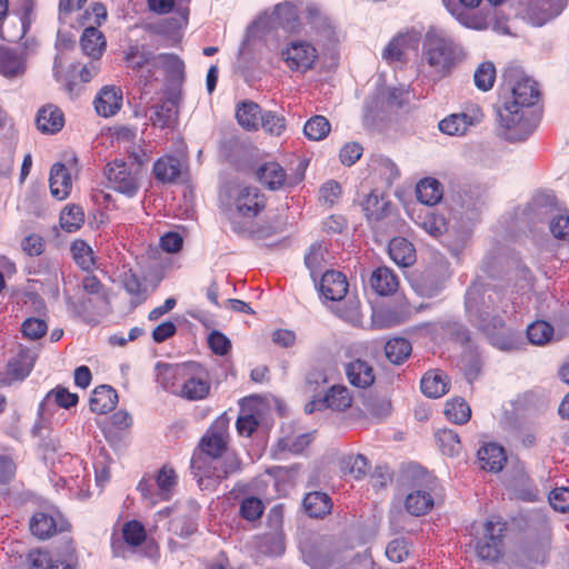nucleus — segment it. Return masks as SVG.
I'll return each instance as SVG.
<instances>
[{"mask_svg":"<svg viewBox=\"0 0 569 569\" xmlns=\"http://www.w3.org/2000/svg\"><path fill=\"white\" fill-rule=\"evenodd\" d=\"M352 405V396L348 387L343 385H333L323 395H315L309 401L305 411L312 413L317 410L330 409L332 411H345Z\"/></svg>","mask_w":569,"mask_h":569,"instance_id":"obj_10","label":"nucleus"},{"mask_svg":"<svg viewBox=\"0 0 569 569\" xmlns=\"http://www.w3.org/2000/svg\"><path fill=\"white\" fill-rule=\"evenodd\" d=\"M506 530L507 523L500 517L491 516L483 523L482 537L476 545L478 557L490 562L497 561L502 555Z\"/></svg>","mask_w":569,"mask_h":569,"instance_id":"obj_6","label":"nucleus"},{"mask_svg":"<svg viewBox=\"0 0 569 569\" xmlns=\"http://www.w3.org/2000/svg\"><path fill=\"white\" fill-rule=\"evenodd\" d=\"M34 365L31 351L21 349L7 365L6 373L10 380H23L29 376Z\"/></svg>","mask_w":569,"mask_h":569,"instance_id":"obj_27","label":"nucleus"},{"mask_svg":"<svg viewBox=\"0 0 569 569\" xmlns=\"http://www.w3.org/2000/svg\"><path fill=\"white\" fill-rule=\"evenodd\" d=\"M389 257L400 267H409L416 262V249L413 244L403 237H395L388 247Z\"/></svg>","mask_w":569,"mask_h":569,"instance_id":"obj_24","label":"nucleus"},{"mask_svg":"<svg viewBox=\"0 0 569 569\" xmlns=\"http://www.w3.org/2000/svg\"><path fill=\"white\" fill-rule=\"evenodd\" d=\"M550 506L559 512L569 511V488H556L549 493Z\"/></svg>","mask_w":569,"mask_h":569,"instance_id":"obj_63","label":"nucleus"},{"mask_svg":"<svg viewBox=\"0 0 569 569\" xmlns=\"http://www.w3.org/2000/svg\"><path fill=\"white\" fill-rule=\"evenodd\" d=\"M331 126L323 116L311 117L303 127L305 136L312 141L323 140L330 132Z\"/></svg>","mask_w":569,"mask_h":569,"instance_id":"obj_44","label":"nucleus"},{"mask_svg":"<svg viewBox=\"0 0 569 569\" xmlns=\"http://www.w3.org/2000/svg\"><path fill=\"white\" fill-rule=\"evenodd\" d=\"M365 407L377 419H383L391 412V402L386 397H369L365 401Z\"/></svg>","mask_w":569,"mask_h":569,"instance_id":"obj_60","label":"nucleus"},{"mask_svg":"<svg viewBox=\"0 0 569 569\" xmlns=\"http://www.w3.org/2000/svg\"><path fill=\"white\" fill-rule=\"evenodd\" d=\"M499 303L500 293L480 283H472L466 292L465 308L469 321L486 335L492 346L511 350L516 346L515 335L499 315Z\"/></svg>","mask_w":569,"mask_h":569,"instance_id":"obj_2","label":"nucleus"},{"mask_svg":"<svg viewBox=\"0 0 569 569\" xmlns=\"http://www.w3.org/2000/svg\"><path fill=\"white\" fill-rule=\"evenodd\" d=\"M483 113L478 106H467L461 112L452 113L442 119L439 130L448 136H463L471 127L482 121Z\"/></svg>","mask_w":569,"mask_h":569,"instance_id":"obj_11","label":"nucleus"},{"mask_svg":"<svg viewBox=\"0 0 569 569\" xmlns=\"http://www.w3.org/2000/svg\"><path fill=\"white\" fill-rule=\"evenodd\" d=\"M258 178L261 183L271 190L283 187L287 182L284 169L277 162H267L258 169Z\"/></svg>","mask_w":569,"mask_h":569,"instance_id":"obj_33","label":"nucleus"},{"mask_svg":"<svg viewBox=\"0 0 569 569\" xmlns=\"http://www.w3.org/2000/svg\"><path fill=\"white\" fill-rule=\"evenodd\" d=\"M389 209V202L379 199L377 194H369L363 201V210L369 221L381 220Z\"/></svg>","mask_w":569,"mask_h":569,"instance_id":"obj_54","label":"nucleus"},{"mask_svg":"<svg viewBox=\"0 0 569 569\" xmlns=\"http://www.w3.org/2000/svg\"><path fill=\"white\" fill-rule=\"evenodd\" d=\"M411 350V343L405 338L390 339L385 346L386 357L395 365H401L405 362L410 356Z\"/></svg>","mask_w":569,"mask_h":569,"instance_id":"obj_39","label":"nucleus"},{"mask_svg":"<svg viewBox=\"0 0 569 569\" xmlns=\"http://www.w3.org/2000/svg\"><path fill=\"white\" fill-rule=\"evenodd\" d=\"M93 103L99 116L104 118L112 117L122 106V91L114 86H104L98 92Z\"/></svg>","mask_w":569,"mask_h":569,"instance_id":"obj_18","label":"nucleus"},{"mask_svg":"<svg viewBox=\"0 0 569 569\" xmlns=\"http://www.w3.org/2000/svg\"><path fill=\"white\" fill-rule=\"evenodd\" d=\"M21 330L26 337L37 340L46 335L48 325L42 319L28 318L23 321Z\"/></svg>","mask_w":569,"mask_h":569,"instance_id":"obj_61","label":"nucleus"},{"mask_svg":"<svg viewBox=\"0 0 569 569\" xmlns=\"http://www.w3.org/2000/svg\"><path fill=\"white\" fill-rule=\"evenodd\" d=\"M78 396L70 392L68 389L58 386L47 393L44 399L39 405V413L43 416L49 409L51 403H56L58 407L69 409L78 403Z\"/></svg>","mask_w":569,"mask_h":569,"instance_id":"obj_30","label":"nucleus"},{"mask_svg":"<svg viewBox=\"0 0 569 569\" xmlns=\"http://www.w3.org/2000/svg\"><path fill=\"white\" fill-rule=\"evenodd\" d=\"M80 44L84 54L98 59L106 48V40L101 31L89 27L84 29Z\"/></svg>","mask_w":569,"mask_h":569,"instance_id":"obj_36","label":"nucleus"},{"mask_svg":"<svg viewBox=\"0 0 569 569\" xmlns=\"http://www.w3.org/2000/svg\"><path fill=\"white\" fill-rule=\"evenodd\" d=\"M180 161L171 156L158 159L152 168L154 178L163 183L173 182L180 176Z\"/></svg>","mask_w":569,"mask_h":569,"instance_id":"obj_37","label":"nucleus"},{"mask_svg":"<svg viewBox=\"0 0 569 569\" xmlns=\"http://www.w3.org/2000/svg\"><path fill=\"white\" fill-rule=\"evenodd\" d=\"M341 468L345 472L359 479L368 471V460L362 455H350L341 460Z\"/></svg>","mask_w":569,"mask_h":569,"instance_id":"obj_57","label":"nucleus"},{"mask_svg":"<svg viewBox=\"0 0 569 569\" xmlns=\"http://www.w3.org/2000/svg\"><path fill=\"white\" fill-rule=\"evenodd\" d=\"M496 79V68L491 62H482L476 69L473 80L476 87L481 91H488L492 88Z\"/></svg>","mask_w":569,"mask_h":569,"instance_id":"obj_55","label":"nucleus"},{"mask_svg":"<svg viewBox=\"0 0 569 569\" xmlns=\"http://www.w3.org/2000/svg\"><path fill=\"white\" fill-rule=\"evenodd\" d=\"M436 439L443 455L453 457L459 455L461 443L458 433L451 429H441L436 433Z\"/></svg>","mask_w":569,"mask_h":569,"instance_id":"obj_49","label":"nucleus"},{"mask_svg":"<svg viewBox=\"0 0 569 569\" xmlns=\"http://www.w3.org/2000/svg\"><path fill=\"white\" fill-rule=\"evenodd\" d=\"M51 194L58 199H66L72 188L71 174L63 163L57 162L51 167L49 178Z\"/></svg>","mask_w":569,"mask_h":569,"instance_id":"obj_21","label":"nucleus"},{"mask_svg":"<svg viewBox=\"0 0 569 569\" xmlns=\"http://www.w3.org/2000/svg\"><path fill=\"white\" fill-rule=\"evenodd\" d=\"M74 262L84 271H91L96 264L92 248L83 240H76L71 244Z\"/></svg>","mask_w":569,"mask_h":569,"instance_id":"obj_42","label":"nucleus"},{"mask_svg":"<svg viewBox=\"0 0 569 569\" xmlns=\"http://www.w3.org/2000/svg\"><path fill=\"white\" fill-rule=\"evenodd\" d=\"M66 526L67 522L59 513L36 512L30 519L31 533L42 540L66 530Z\"/></svg>","mask_w":569,"mask_h":569,"instance_id":"obj_17","label":"nucleus"},{"mask_svg":"<svg viewBox=\"0 0 569 569\" xmlns=\"http://www.w3.org/2000/svg\"><path fill=\"white\" fill-rule=\"evenodd\" d=\"M553 328L546 321H535L527 328V337L532 345L541 346L550 341Z\"/></svg>","mask_w":569,"mask_h":569,"instance_id":"obj_52","label":"nucleus"},{"mask_svg":"<svg viewBox=\"0 0 569 569\" xmlns=\"http://www.w3.org/2000/svg\"><path fill=\"white\" fill-rule=\"evenodd\" d=\"M369 284L379 296H389L398 288V277L388 267H379L372 271Z\"/></svg>","mask_w":569,"mask_h":569,"instance_id":"obj_25","label":"nucleus"},{"mask_svg":"<svg viewBox=\"0 0 569 569\" xmlns=\"http://www.w3.org/2000/svg\"><path fill=\"white\" fill-rule=\"evenodd\" d=\"M193 468L200 489L213 490L221 480L241 470V460L234 452L226 451L202 465L194 463Z\"/></svg>","mask_w":569,"mask_h":569,"instance_id":"obj_5","label":"nucleus"},{"mask_svg":"<svg viewBox=\"0 0 569 569\" xmlns=\"http://www.w3.org/2000/svg\"><path fill=\"white\" fill-rule=\"evenodd\" d=\"M423 395L429 398L442 397L448 391L447 377L440 372H427L420 382Z\"/></svg>","mask_w":569,"mask_h":569,"instance_id":"obj_38","label":"nucleus"},{"mask_svg":"<svg viewBox=\"0 0 569 569\" xmlns=\"http://www.w3.org/2000/svg\"><path fill=\"white\" fill-rule=\"evenodd\" d=\"M303 507L312 518H322L332 509L331 498L321 491H312L305 496Z\"/></svg>","mask_w":569,"mask_h":569,"instance_id":"obj_31","label":"nucleus"},{"mask_svg":"<svg viewBox=\"0 0 569 569\" xmlns=\"http://www.w3.org/2000/svg\"><path fill=\"white\" fill-rule=\"evenodd\" d=\"M568 0H540L530 8V19L533 24L542 26L559 16L567 6Z\"/></svg>","mask_w":569,"mask_h":569,"instance_id":"obj_28","label":"nucleus"},{"mask_svg":"<svg viewBox=\"0 0 569 569\" xmlns=\"http://www.w3.org/2000/svg\"><path fill=\"white\" fill-rule=\"evenodd\" d=\"M104 174L109 184L116 191L128 197H133L140 188L139 169L132 170L123 160L109 162L104 169Z\"/></svg>","mask_w":569,"mask_h":569,"instance_id":"obj_8","label":"nucleus"},{"mask_svg":"<svg viewBox=\"0 0 569 569\" xmlns=\"http://www.w3.org/2000/svg\"><path fill=\"white\" fill-rule=\"evenodd\" d=\"M260 128L271 136H280L286 130V119L276 111H263L260 119Z\"/></svg>","mask_w":569,"mask_h":569,"instance_id":"obj_53","label":"nucleus"},{"mask_svg":"<svg viewBox=\"0 0 569 569\" xmlns=\"http://www.w3.org/2000/svg\"><path fill=\"white\" fill-rule=\"evenodd\" d=\"M257 549L266 556H280L284 551L283 538L277 532L264 533L259 537Z\"/></svg>","mask_w":569,"mask_h":569,"instance_id":"obj_45","label":"nucleus"},{"mask_svg":"<svg viewBox=\"0 0 569 569\" xmlns=\"http://www.w3.org/2000/svg\"><path fill=\"white\" fill-rule=\"evenodd\" d=\"M550 232L558 240H569V214H558L550 221Z\"/></svg>","mask_w":569,"mask_h":569,"instance_id":"obj_64","label":"nucleus"},{"mask_svg":"<svg viewBox=\"0 0 569 569\" xmlns=\"http://www.w3.org/2000/svg\"><path fill=\"white\" fill-rule=\"evenodd\" d=\"M156 67H161L173 81H182L184 77V63L173 53H161L157 56Z\"/></svg>","mask_w":569,"mask_h":569,"instance_id":"obj_40","label":"nucleus"},{"mask_svg":"<svg viewBox=\"0 0 569 569\" xmlns=\"http://www.w3.org/2000/svg\"><path fill=\"white\" fill-rule=\"evenodd\" d=\"M308 21L312 28L317 29L325 39H331L333 34L329 20L322 16L316 6L307 7Z\"/></svg>","mask_w":569,"mask_h":569,"instance_id":"obj_56","label":"nucleus"},{"mask_svg":"<svg viewBox=\"0 0 569 569\" xmlns=\"http://www.w3.org/2000/svg\"><path fill=\"white\" fill-rule=\"evenodd\" d=\"M445 415L453 423L463 425L469 421L471 409L463 399H455L446 403Z\"/></svg>","mask_w":569,"mask_h":569,"instance_id":"obj_48","label":"nucleus"},{"mask_svg":"<svg viewBox=\"0 0 569 569\" xmlns=\"http://www.w3.org/2000/svg\"><path fill=\"white\" fill-rule=\"evenodd\" d=\"M257 28H281L288 32H295L299 29L298 9L291 2H282L276 6L271 14L261 16L256 22Z\"/></svg>","mask_w":569,"mask_h":569,"instance_id":"obj_13","label":"nucleus"},{"mask_svg":"<svg viewBox=\"0 0 569 569\" xmlns=\"http://www.w3.org/2000/svg\"><path fill=\"white\" fill-rule=\"evenodd\" d=\"M280 56L290 70L306 72L313 68L318 59V51L308 41L291 40L281 50Z\"/></svg>","mask_w":569,"mask_h":569,"instance_id":"obj_9","label":"nucleus"},{"mask_svg":"<svg viewBox=\"0 0 569 569\" xmlns=\"http://www.w3.org/2000/svg\"><path fill=\"white\" fill-rule=\"evenodd\" d=\"M84 222V213L79 206H68L60 213V226L68 232L77 231Z\"/></svg>","mask_w":569,"mask_h":569,"instance_id":"obj_50","label":"nucleus"},{"mask_svg":"<svg viewBox=\"0 0 569 569\" xmlns=\"http://www.w3.org/2000/svg\"><path fill=\"white\" fill-rule=\"evenodd\" d=\"M122 536L128 545L138 547L146 539V530L141 522L132 520L124 523L122 528Z\"/></svg>","mask_w":569,"mask_h":569,"instance_id":"obj_59","label":"nucleus"},{"mask_svg":"<svg viewBox=\"0 0 569 569\" xmlns=\"http://www.w3.org/2000/svg\"><path fill=\"white\" fill-rule=\"evenodd\" d=\"M326 253L327 249L322 244L313 243L310 246L309 251L305 256V264L309 269L310 276L315 282L317 276L323 270Z\"/></svg>","mask_w":569,"mask_h":569,"instance_id":"obj_43","label":"nucleus"},{"mask_svg":"<svg viewBox=\"0 0 569 569\" xmlns=\"http://www.w3.org/2000/svg\"><path fill=\"white\" fill-rule=\"evenodd\" d=\"M161 379L166 389L189 401L206 399L210 393L209 375L196 362L168 366L161 373Z\"/></svg>","mask_w":569,"mask_h":569,"instance_id":"obj_3","label":"nucleus"},{"mask_svg":"<svg viewBox=\"0 0 569 569\" xmlns=\"http://www.w3.org/2000/svg\"><path fill=\"white\" fill-rule=\"evenodd\" d=\"M410 40L411 37L409 33H399L392 38L383 49L382 58L390 63L400 61Z\"/></svg>","mask_w":569,"mask_h":569,"instance_id":"obj_47","label":"nucleus"},{"mask_svg":"<svg viewBox=\"0 0 569 569\" xmlns=\"http://www.w3.org/2000/svg\"><path fill=\"white\" fill-rule=\"evenodd\" d=\"M157 496L160 500H169L171 490L177 485V475L174 470L168 466H163L156 477Z\"/></svg>","mask_w":569,"mask_h":569,"instance_id":"obj_41","label":"nucleus"},{"mask_svg":"<svg viewBox=\"0 0 569 569\" xmlns=\"http://www.w3.org/2000/svg\"><path fill=\"white\" fill-rule=\"evenodd\" d=\"M157 56L143 46H130L124 53V60L132 70L143 71L146 66L156 67Z\"/></svg>","mask_w":569,"mask_h":569,"instance_id":"obj_35","label":"nucleus"},{"mask_svg":"<svg viewBox=\"0 0 569 569\" xmlns=\"http://www.w3.org/2000/svg\"><path fill=\"white\" fill-rule=\"evenodd\" d=\"M26 62L22 52L9 48L0 49V73L6 78H17L24 73Z\"/></svg>","mask_w":569,"mask_h":569,"instance_id":"obj_26","label":"nucleus"},{"mask_svg":"<svg viewBox=\"0 0 569 569\" xmlns=\"http://www.w3.org/2000/svg\"><path fill=\"white\" fill-rule=\"evenodd\" d=\"M416 223L433 238L440 237L448 229L446 218L430 209H426L420 212L417 217Z\"/></svg>","mask_w":569,"mask_h":569,"instance_id":"obj_34","label":"nucleus"},{"mask_svg":"<svg viewBox=\"0 0 569 569\" xmlns=\"http://www.w3.org/2000/svg\"><path fill=\"white\" fill-rule=\"evenodd\" d=\"M437 485L435 477L423 472L415 488L406 497V510L416 517L428 513L433 507L432 492Z\"/></svg>","mask_w":569,"mask_h":569,"instance_id":"obj_7","label":"nucleus"},{"mask_svg":"<svg viewBox=\"0 0 569 569\" xmlns=\"http://www.w3.org/2000/svg\"><path fill=\"white\" fill-rule=\"evenodd\" d=\"M320 295L327 300L339 301L348 292L346 276L336 270H327L322 273L319 282H315Z\"/></svg>","mask_w":569,"mask_h":569,"instance_id":"obj_16","label":"nucleus"},{"mask_svg":"<svg viewBox=\"0 0 569 569\" xmlns=\"http://www.w3.org/2000/svg\"><path fill=\"white\" fill-rule=\"evenodd\" d=\"M177 113L176 102L172 99H167L161 104L153 107V113L150 117L152 123L160 128L169 127Z\"/></svg>","mask_w":569,"mask_h":569,"instance_id":"obj_51","label":"nucleus"},{"mask_svg":"<svg viewBox=\"0 0 569 569\" xmlns=\"http://www.w3.org/2000/svg\"><path fill=\"white\" fill-rule=\"evenodd\" d=\"M228 432L224 420H217L200 441V448L210 459L218 458L227 451Z\"/></svg>","mask_w":569,"mask_h":569,"instance_id":"obj_15","label":"nucleus"},{"mask_svg":"<svg viewBox=\"0 0 569 569\" xmlns=\"http://www.w3.org/2000/svg\"><path fill=\"white\" fill-rule=\"evenodd\" d=\"M262 112L258 103L244 100L237 104L236 119L244 130L257 131L260 128Z\"/></svg>","mask_w":569,"mask_h":569,"instance_id":"obj_23","label":"nucleus"},{"mask_svg":"<svg viewBox=\"0 0 569 569\" xmlns=\"http://www.w3.org/2000/svg\"><path fill=\"white\" fill-rule=\"evenodd\" d=\"M507 79L513 81L510 96L497 108L499 124L507 130L509 141H523L536 129L538 117L531 107L538 101V83L529 77L510 72Z\"/></svg>","mask_w":569,"mask_h":569,"instance_id":"obj_1","label":"nucleus"},{"mask_svg":"<svg viewBox=\"0 0 569 569\" xmlns=\"http://www.w3.org/2000/svg\"><path fill=\"white\" fill-rule=\"evenodd\" d=\"M234 207L239 216L252 219L266 208V197L257 187H241L234 196Z\"/></svg>","mask_w":569,"mask_h":569,"instance_id":"obj_14","label":"nucleus"},{"mask_svg":"<svg viewBox=\"0 0 569 569\" xmlns=\"http://www.w3.org/2000/svg\"><path fill=\"white\" fill-rule=\"evenodd\" d=\"M74 550L68 545L62 557L44 549H31L26 557L27 569H74Z\"/></svg>","mask_w":569,"mask_h":569,"instance_id":"obj_12","label":"nucleus"},{"mask_svg":"<svg viewBox=\"0 0 569 569\" xmlns=\"http://www.w3.org/2000/svg\"><path fill=\"white\" fill-rule=\"evenodd\" d=\"M557 207V199L550 192L537 193L532 201L528 204L530 212H537L539 216L549 213Z\"/></svg>","mask_w":569,"mask_h":569,"instance_id":"obj_58","label":"nucleus"},{"mask_svg":"<svg viewBox=\"0 0 569 569\" xmlns=\"http://www.w3.org/2000/svg\"><path fill=\"white\" fill-rule=\"evenodd\" d=\"M80 287L87 295L94 296L99 299L106 300L107 292L101 281L93 274H86L80 282Z\"/></svg>","mask_w":569,"mask_h":569,"instance_id":"obj_62","label":"nucleus"},{"mask_svg":"<svg viewBox=\"0 0 569 569\" xmlns=\"http://www.w3.org/2000/svg\"><path fill=\"white\" fill-rule=\"evenodd\" d=\"M348 381L357 388H368L375 382V371L372 366L362 360L355 359L345 367Z\"/></svg>","mask_w":569,"mask_h":569,"instance_id":"obj_19","label":"nucleus"},{"mask_svg":"<svg viewBox=\"0 0 569 569\" xmlns=\"http://www.w3.org/2000/svg\"><path fill=\"white\" fill-rule=\"evenodd\" d=\"M417 199L426 206H435L443 194L441 183L435 178H425L416 187Z\"/></svg>","mask_w":569,"mask_h":569,"instance_id":"obj_32","label":"nucleus"},{"mask_svg":"<svg viewBox=\"0 0 569 569\" xmlns=\"http://www.w3.org/2000/svg\"><path fill=\"white\" fill-rule=\"evenodd\" d=\"M425 57L431 68L446 74L463 59L465 53L462 48L451 38L446 37L442 31L430 30L427 33Z\"/></svg>","mask_w":569,"mask_h":569,"instance_id":"obj_4","label":"nucleus"},{"mask_svg":"<svg viewBox=\"0 0 569 569\" xmlns=\"http://www.w3.org/2000/svg\"><path fill=\"white\" fill-rule=\"evenodd\" d=\"M117 402V391L107 385H101L94 388L89 400L91 411L99 415H104L113 410Z\"/></svg>","mask_w":569,"mask_h":569,"instance_id":"obj_22","label":"nucleus"},{"mask_svg":"<svg viewBox=\"0 0 569 569\" xmlns=\"http://www.w3.org/2000/svg\"><path fill=\"white\" fill-rule=\"evenodd\" d=\"M264 511V503L254 496H247L241 499L239 505V515L242 519L254 522L261 518Z\"/></svg>","mask_w":569,"mask_h":569,"instance_id":"obj_46","label":"nucleus"},{"mask_svg":"<svg viewBox=\"0 0 569 569\" xmlns=\"http://www.w3.org/2000/svg\"><path fill=\"white\" fill-rule=\"evenodd\" d=\"M481 468L498 472L503 468L507 460L505 449L496 443H488L478 451Z\"/></svg>","mask_w":569,"mask_h":569,"instance_id":"obj_29","label":"nucleus"},{"mask_svg":"<svg viewBox=\"0 0 569 569\" xmlns=\"http://www.w3.org/2000/svg\"><path fill=\"white\" fill-rule=\"evenodd\" d=\"M36 123L42 133L53 134L63 128L64 116L58 107L48 104L38 111Z\"/></svg>","mask_w":569,"mask_h":569,"instance_id":"obj_20","label":"nucleus"}]
</instances>
